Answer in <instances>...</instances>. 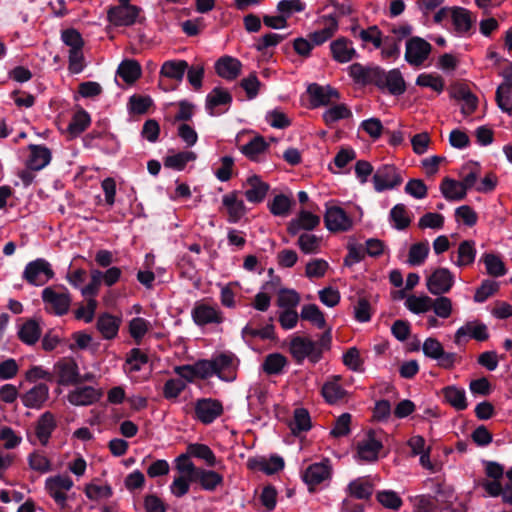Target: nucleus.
<instances>
[{
	"instance_id": "nucleus-1",
	"label": "nucleus",
	"mask_w": 512,
	"mask_h": 512,
	"mask_svg": "<svg viewBox=\"0 0 512 512\" xmlns=\"http://www.w3.org/2000/svg\"><path fill=\"white\" fill-rule=\"evenodd\" d=\"M331 341L332 335L329 329L321 334L316 341L301 336L292 338L289 350L298 363L306 358L312 363H317L322 358L323 352L330 348Z\"/></svg>"
},
{
	"instance_id": "nucleus-2",
	"label": "nucleus",
	"mask_w": 512,
	"mask_h": 512,
	"mask_svg": "<svg viewBox=\"0 0 512 512\" xmlns=\"http://www.w3.org/2000/svg\"><path fill=\"white\" fill-rule=\"evenodd\" d=\"M45 309L54 315H65L71 305V296L65 287L50 286L42 291Z\"/></svg>"
},
{
	"instance_id": "nucleus-3",
	"label": "nucleus",
	"mask_w": 512,
	"mask_h": 512,
	"mask_svg": "<svg viewBox=\"0 0 512 512\" xmlns=\"http://www.w3.org/2000/svg\"><path fill=\"white\" fill-rule=\"evenodd\" d=\"M73 486L74 482L69 475L57 474L45 480L44 489L57 506L64 509L67 506V492H69Z\"/></svg>"
},
{
	"instance_id": "nucleus-4",
	"label": "nucleus",
	"mask_w": 512,
	"mask_h": 512,
	"mask_svg": "<svg viewBox=\"0 0 512 512\" xmlns=\"http://www.w3.org/2000/svg\"><path fill=\"white\" fill-rule=\"evenodd\" d=\"M374 85L382 92H387L393 96L402 95L406 91V83L398 69L386 71L380 67Z\"/></svg>"
},
{
	"instance_id": "nucleus-5",
	"label": "nucleus",
	"mask_w": 512,
	"mask_h": 512,
	"mask_svg": "<svg viewBox=\"0 0 512 512\" xmlns=\"http://www.w3.org/2000/svg\"><path fill=\"white\" fill-rule=\"evenodd\" d=\"M54 276V272L48 261L38 258L29 262L23 271V279L34 286L46 284Z\"/></svg>"
},
{
	"instance_id": "nucleus-6",
	"label": "nucleus",
	"mask_w": 512,
	"mask_h": 512,
	"mask_svg": "<svg viewBox=\"0 0 512 512\" xmlns=\"http://www.w3.org/2000/svg\"><path fill=\"white\" fill-rule=\"evenodd\" d=\"M141 8L135 5H116L109 7L107 19L115 27L132 26L140 20Z\"/></svg>"
},
{
	"instance_id": "nucleus-7",
	"label": "nucleus",
	"mask_w": 512,
	"mask_h": 512,
	"mask_svg": "<svg viewBox=\"0 0 512 512\" xmlns=\"http://www.w3.org/2000/svg\"><path fill=\"white\" fill-rule=\"evenodd\" d=\"M223 413L222 403L213 398H200L194 403V418L202 424L213 423Z\"/></svg>"
},
{
	"instance_id": "nucleus-8",
	"label": "nucleus",
	"mask_w": 512,
	"mask_h": 512,
	"mask_svg": "<svg viewBox=\"0 0 512 512\" xmlns=\"http://www.w3.org/2000/svg\"><path fill=\"white\" fill-rule=\"evenodd\" d=\"M324 222L326 228L331 232H347L354 226L353 218L339 206L326 208Z\"/></svg>"
},
{
	"instance_id": "nucleus-9",
	"label": "nucleus",
	"mask_w": 512,
	"mask_h": 512,
	"mask_svg": "<svg viewBox=\"0 0 512 512\" xmlns=\"http://www.w3.org/2000/svg\"><path fill=\"white\" fill-rule=\"evenodd\" d=\"M422 351L426 357L437 360L438 365L444 369H450L455 365L456 354L445 352L442 344L436 338H427L422 345Z\"/></svg>"
},
{
	"instance_id": "nucleus-10",
	"label": "nucleus",
	"mask_w": 512,
	"mask_h": 512,
	"mask_svg": "<svg viewBox=\"0 0 512 512\" xmlns=\"http://www.w3.org/2000/svg\"><path fill=\"white\" fill-rule=\"evenodd\" d=\"M455 282L454 275L447 268L435 269L426 280V287L432 295H444L448 293Z\"/></svg>"
},
{
	"instance_id": "nucleus-11",
	"label": "nucleus",
	"mask_w": 512,
	"mask_h": 512,
	"mask_svg": "<svg viewBox=\"0 0 512 512\" xmlns=\"http://www.w3.org/2000/svg\"><path fill=\"white\" fill-rule=\"evenodd\" d=\"M374 189L377 192L393 189L402 183V177L393 165L380 166L373 175Z\"/></svg>"
},
{
	"instance_id": "nucleus-12",
	"label": "nucleus",
	"mask_w": 512,
	"mask_h": 512,
	"mask_svg": "<svg viewBox=\"0 0 512 512\" xmlns=\"http://www.w3.org/2000/svg\"><path fill=\"white\" fill-rule=\"evenodd\" d=\"M231 102L232 96L227 90L215 87L206 96L205 108L211 116H218L229 109Z\"/></svg>"
},
{
	"instance_id": "nucleus-13",
	"label": "nucleus",
	"mask_w": 512,
	"mask_h": 512,
	"mask_svg": "<svg viewBox=\"0 0 512 512\" xmlns=\"http://www.w3.org/2000/svg\"><path fill=\"white\" fill-rule=\"evenodd\" d=\"M382 439L376 431H370L364 439L357 444V455L360 460L373 462L378 459L382 449Z\"/></svg>"
},
{
	"instance_id": "nucleus-14",
	"label": "nucleus",
	"mask_w": 512,
	"mask_h": 512,
	"mask_svg": "<svg viewBox=\"0 0 512 512\" xmlns=\"http://www.w3.org/2000/svg\"><path fill=\"white\" fill-rule=\"evenodd\" d=\"M215 375L221 380L231 382L236 379L237 358L231 353H222L212 359Z\"/></svg>"
},
{
	"instance_id": "nucleus-15",
	"label": "nucleus",
	"mask_w": 512,
	"mask_h": 512,
	"mask_svg": "<svg viewBox=\"0 0 512 512\" xmlns=\"http://www.w3.org/2000/svg\"><path fill=\"white\" fill-rule=\"evenodd\" d=\"M431 45L422 38L413 37L406 43L405 58L411 65H421L429 56Z\"/></svg>"
},
{
	"instance_id": "nucleus-16",
	"label": "nucleus",
	"mask_w": 512,
	"mask_h": 512,
	"mask_svg": "<svg viewBox=\"0 0 512 512\" xmlns=\"http://www.w3.org/2000/svg\"><path fill=\"white\" fill-rule=\"evenodd\" d=\"M242 186L245 198L253 204L261 203L270 189L269 184L255 174L248 176Z\"/></svg>"
},
{
	"instance_id": "nucleus-17",
	"label": "nucleus",
	"mask_w": 512,
	"mask_h": 512,
	"mask_svg": "<svg viewBox=\"0 0 512 512\" xmlns=\"http://www.w3.org/2000/svg\"><path fill=\"white\" fill-rule=\"evenodd\" d=\"M472 338L477 341H485L489 338L487 326L479 321H470L458 328L454 335V343L461 345L467 340Z\"/></svg>"
},
{
	"instance_id": "nucleus-18",
	"label": "nucleus",
	"mask_w": 512,
	"mask_h": 512,
	"mask_svg": "<svg viewBox=\"0 0 512 512\" xmlns=\"http://www.w3.org/2000/svg\"><path fill=\"white\" fill-rule=\"evenodd\" d=\"M55 428L56 420L54 415L51 412L43 413L35 425L34 438L30 437L31 443L46 446Z\"/></svg>"
},
{
	"instance_id": "nucleus-19",
	"label": "nucleus",
	"mask_w": 512,
	"mask_h": 512,
	"mask_svg": "<svg viewBox=\"0 0 512 512\" xmlns=\"http://www.w3.org/2000/svg\"><path fill=\"white\" fill-rule=\"evenodd\" d=\"M102 396V391L93 386L80 385L71 390L68 395V401L75 406H89L97 401Z\"/></svg>"
},
{
	"instance_id": "nucleus-20",
	"label": "nucleus",
	"mask_w": 512,
	"mask_h": 512,
	"mask_svg": "<svg viewBox=\"0 0 512 512\" xmlns=\"http://www.w3.org/2000/svg\"><path fill=\"white\" fill-rule=\"evenodd\" d=\"M330 53L334 61L344 64L358 57L353 42L346 37H339L330 43Z\"/></svg>"
},
{
	"instance_id": "nucleus-21",
	"label": "nucleus",
	"mask_w": 512,
	"mask_h": 512,
	"mask_svg": "<svg viewBox=\"0 0 512 512\" xmlns=\"http://www.w3.org/2000/svg\"><path fill=\"white\" fill-rule=\"evenodd\" d=\"M191 314L194 322L199 326L219 324L223 321L220 309L205 303H197L192 309Z\"/></svg>"
},
{
	"instance_id": "nucleus-22",
	"label": "nucleus",
	"mask_w": 512,
	"mask_h": 512,
	"mask_svg": "<svg viewBox=\"0 0 512 512\" xmlns=\"http://www.w3.org/2000/svg\"><path fill=\"white\" fill-rule=\"evenodd\" d=\"M331 470L332 469L329 460L313 463L306 468L303 474V480L311 490L312 487L323 483L325 480H328L331 476Z\"/></svg>"
},
{
	"instance_id": "nucleus-23",
	"label": "nucleus",
	"mask_w": 512,
	"mask_h": 512,
	"mask_svg": "<svg viewBox=\"0 0 512 512\" xmlns=\"http://www.w3.org/2000/svg\"><path fill=\"white\" fill-rule=\"evenodd\" d=\"M49 398V387L44 383L35 384L20 396L22 404L31 409H41Z\"/></svg>"
},
{
	"instance_id": "nucleus-24",
	"label": "nucleus",
	"mask_w": 512,
	"mask_h": 512,
	"mask_svg": "<svg viewBox=\"0 0 512 512\" xmlns=\"http://www.w3.org/2000/svg\"><path fill=\"white\" fill-rule=\"evenodd\" d=\"M379 66L376 65H362L360 63H353L348 68L349 76L356 84L360 85H374L379 73Z\"/></svg>"
},
{
	"instance_id": "nucleus-25",
	"label": "nucleus",
	"mask_w": 512,
	"mask_h": 512,
	"mask_svg": "<svg viewBox=\"0 0 512 512\" xmlns=\"http://www.w3.org/2000/svg\"><path fill=\"white\" fill-rule=\"evenodd\" d=\"M322 28L310 34V39L315 45H322L331 39L338 31L339 23L335 16L324 15L320 19Z\"/></svg>"
},
{
	"instance_id": "nucleus-26",
	"label": "nucleus",
	"mask_w": 512,
	"mask_h": 512,
	"mask_svg": "<svg viewBox=\"0 0 512 512\" xmlns=\"http://www.w3.org/2000/svg\"><path fill=\"white\" fill-rule=\"evenodd\" d=\"M320 224V217L307 210H301L287 227L289 234L296 235L301 230H313Z\"/></svg>"
},
{
	"instance_id": "nucleus-27",
	"label": "nucleus",
	"mask_w": 512,
	"mask_h": 512,
	"mask_svg": "<svg viewBox=\"0 0 512 512\" xmlns=\"http://www.w3.org/2000/svg\"><path fill=\"white\" fill-rule=\"evenodd\" d=\"M476 257L475 242L472 240L462 241L456 252L451 253L450 260L457 267H467L471 265Z\"/></svg>"
},
{
	"instance_id": "nucleus-28",
	"label": "nucleus",
	"mask_w": 512,
	"mask_h": 512,
	"mask_svg": "<svg viewBox=\"0 0 512 512\" xmlns=\"http://www.w3.org/2000/svg\"><path fill=\"white\" fill-rule=\"evenodd\" d=\"M238 192L233 191L225 194L222 198V204L228 213L230 223L238 222L246 213V207L242 199L238 197Z\"/></svg>"
},
{
	"instance_id": "nucleus-29",
	"label": "nucleus",
	"mask_w": 512,
	"mask_h": 512,
	"mask_svg": "<svg viewBox=\"0 0 512 512\" xmlns=\"http://www.w3.org/2000/svg\"><path fill=\"white\" fill-rule=\"evenodd\" d=\"M30 155L26 166L32 171H39L45 168L51 161V151L43 145H30Z\"/></svg>"
},
{
	"instance_id": "nucleus-30",
	"label": "nucleus",
	"mask_w": 512,
	"mask_h": 512,
	"mask_svg": "<svg viewBox=\"0 0 512 512\" xmlns=\"http://www.w3.org/2000/svg\"><path fill=\"white\" fill-rule=\"evenodd\" d=\"M341 377L332 376L322 386V396L329 404H336L346 396V391L340 384Z\"/></svg>"
},
{
	"instance_id": "nucleus-31",
	"label": "nucleus",
	"mask_w": 512,
	"mask_h": 512,
	"mask_svg": "<svg viewBox=\"0 0 512 512\" xmlns=\"http://www.w3.org/2000/svg\"><path fill=\"white\" fill-rule=\"evenodd\" d=\"M241 62L231 56L221 57L215 64L216 73L227 80L237 78L241 72Z\"/></svg>"
},
{
	"instance_id": "nucleus-32",
	"label": "nucleus",
	"mask_w": 512,
	"mask_h": 512,
	"mask_svg": "<svg viewBox=\"0 0 512 512\" xmlns=\"http://www.w3.org/2000/svg\"><path fill=\"white\" fill-rule=\"evenodd\" d=\"M55 373L60 385H70L79 381L77 364L72 360H64L55 365Z\"/></svg>"
},
{
	"instance_id": "nucleus-33",
	"label": "nucleus",
	"mask_w": 512,
	"mask_h": 512,
	"mask_svg": "<svg viewBox=\"0 0 512 512\" xmlns=\"http://www.w3.org/2000/svg\"><path fill=\"white\" fill-rule=\"evenodd\" d=\"M450 18L455 32L459 35L468 33L472 27L473 19L471 13L465 8H452Z\"/></svg>"
},
{
	"instance_id": "nucleus-34",
	"label": "nucleus",
	"mask_w": 512,
	"mask_h": 512,
	"mask_svg": "<svg viewBox=\"0 0 512 512\" xmlns=\"http://www.w3.org/2000/svg\"><path fill=\"white\" fill-rule=\"evenodd\" d=\"M442 395L446 403L458 411L465 410L468 406L466 392L463 388L450 385L442 389Z\"/></svg>"
},
{
	"instance_id": "nucleus-35",
	"label": "nucleus",
	"mask_w": 512,
	"mask_h": 512,
	"mask_svg": "<svg viewBox=\"0 0 512 512\" xmlns=\"http://www.w3.org/2000/svg\"><path fill=\"white\" fill-rule=\"evenodd\" d=\"M193 481L198 483L203 490L214 491L223 484L224 479L223 476L216 471L200 468L199 471L196 472Z\"/></svg>"
},
{
	"instance_id": "nucleus-36",
	"label": "nucleus",
	"mask_w": 512,
	"mask_h": 512,
	"mask_svg": "<svg viewBox=\"0 0 512 512\" xmlns=\"http://www.w3.org/2000/svg\"><path fill=\"white\" fill-rule=\"evenodd\" d=\"M389 222L396 230H405L412 222L411 212L404 204H396L389 212Z\"/></svg>"
},
{
	"instance_id": "nucleus-37",
	"label": "nucleus",
	"mask_w": 512,
	"mask_h": 512,
	"mask_svg": "<svg viewBox=\"0 0 512 512\" xmlns=\"http://www.w3.org/2000/svg\"><path fill=\"white\" fill-rule=\"evenodd\" d=\"M41 334L42 330L39 323L33 319L24 322L18 330L19 339L27 345H34L37 343Z\"/></svg>"
},
{
	"instance_id": "nucleus-38",
	"label": "nucleus",
	"mask_w": 512,
	"mask_h": 512,
	"mask_svg": "<svg viewBox=\"0 0 512 512\" xmlns=\"http://www.w3.org/2000/svg\"><path fill=\"white\" fill-rule=\"evenodd\" d=\"M188 69V63L185 60L165 61L160 69V76L181 81Z\"/></svg>"
},
{
	"instance_id": "nucleus-39",
	"label": "nucleus",
	"mask_w": 512,
	"mask_h": 512,
	"mask_svg": "<svg viewBox=\"0 0 512 512\" xmlns=\"http://www.w3.org/2000/svg\"><path fill=\"white\" fill-rule=\"evenodd\" d=\"M440 190L442 195L448 201H460L466 197L467 191L464 189L460 181L450 178L443 179Z\"/></svg>"
},
{
	"instance_id": "nucleus-40",
	"label": "nucleus",
	"mask_w": 512,
	"mask_h": 512,
	"mask_svg": "<svg viewBox=\"0 0 512 512\" xmlns=\"http://www.w3.org/2000/svg\"><path fill=\"white\" fill-rule=\"evenodd\" d=\"M120 327V319L104 314L97 320V329L105 339H113L117 336Z\"/></svg>"
},
{
	"instance_id": "nucleus-41",
	"label": "nucleus",
	"mask_w": 512,
	"mask_h": 512,
	"mask_svg": "<svg viewBox=\"0 0 512 512\" xmlns=\"http://www.w3.org/2000/svg\"><path fill=\"white\" fill-rule=\"evenodd\" d=\"M141 66L133 59L123 60L117 69V75L127 84L134 83L141 76Z\"/></svg>"
},
{
	"instance_id": "nucleus-42",
	"label": "nucleus",
	"mask_w": 512,
	"mask_h": 512,
	"mask_svg": "<svg viewBox=\"0 0 512 512\" xmlns=\"http://www.w3.org/2000/svg\"><path fill=\"white\" fill-rule=\"evenodd\" d=\"M405 307L414 314H424L432 309L433 299L427 295H410L405 300Z\"/></svg>"
},
{
	"instance_id": "nucleus-43",
	"label": "nucleus",
	"mask_w": 512,
	"mask_h": 512,
	"mask_svg": "<svg viewBox=\"0 0 512 512\" xmlns=\"http://www.w3.org/2000/svg\"><path fill=\"white\" fill-rule=\"evenodd\" d=\"M187 452L191 457H195L205 461L210 467H215L218 464L214 452L205 444L192 443L187 446Z\"/></svg>"
},
{
	"instance_id": "nucleus-44",
	"label": "nucleus",
	"mask_w": 512,
	"mask_h": 512,
	"mask_svg": "<svg viewBox=\"0 0 512 512\" xmlns=\"http://www.w3.org/2000/svg\"><path fill=\"white\" fill-rule=\"evenodd\" d=\"M310 95L312 96L313 100L318 105H327L329 104L333 99H338L339 94L337 90L326 86H319V85H312L308 89Z\"/></svg>"
},
{
	"instance_id": "nucleus-45",
	"label": "nucleus",
	"mask_w": 512,
	"mask_h": 512,
	"mask_svg": "<svg viewBox=\"0 0 512 512\" xmlns=\"http://www.w3.org/2000/svg\"><path fill=\"white\" fill-rule=\"evenodd\" d=\"M196 159V154L192 151H182L168 155L164 160V166L174 170L181 171L186 164Z\"/></svg>"
},
{
	"instance_id": "nucleus-46",
	"label": "nucleus",
	"mask_w": 512,
	"mask_h": 512,
	"mask_svg": "<svg viewBox=\"0 0 512 512\" xmlns=\"http://www.w3.org/2000/svg\"><path fill=\"white\" fill-rule=\"evenodd\" d=\"M289 426L294 435L308 431L311 428V419L307 410L296 409Z\"/></svg>"
},
{
	"instance_id": "nucleus-47",
	"label": "nucleus",
	"mask_w": 512,
	"mask_h": 512,
	"mask_svg": "<svg viewBox=\"0 0 512 512\" xmlns=\"http://www.w3.org/2000/svg\"><path fill=\"white\" fill-rule=\"evenodd\" d=\"M292 199L284 194L276 195L268 204L270 212L274 216L286 217L289 215L292 207Z\"/></svg>"
},
{
	"instance_id": "nucleus-48",
	"label": "nucleus",
	"mask_w": 512,
	"mask_h": 512,
	"mask_svg": "<svg viewBox=\"0 0 512 512\" xmlns=\"http://www.w3.org/2000/svg\"><path fill=\"white\" fill-rule=\"evenodd\" d=\"M481 261L485 264L487 273L491 276L501 277L507 272L503 261L493 253L483 254Z\"/></svg>"
},
{
	"instance_id": "nucleus-49",
	"label": "nucleus",
	"mask_w": 512,
	"mask_h": 512,
	"mask_svg": "<svg viewBox=\"0 0 512 512\" xmlns=\"http://www.w3.org/2000/svg\"><path fill=\"white\" fill-rule=\"evenodd\" d=\"M27 460L30 469L40 474H45L52 470L51 461L41 451L36 450L30 453Z\"/></svg>"
},
{
	"instance_id": "nucleus-50",
	"label": "nucleus",
	"mask_w": 512,
	"mask_h": 512,
	"mask_svg": "<svg viewBox=\"0 0 512 512\" xmlns=\"http://www.w3.org/2000/svg\"><path fill=\"white\" fill-rule=\"evenodd\" d=\"M352 33L355 37L360 38L364 43H372L375 48L382 46L381 32L377 26H371L368 29H360L357 27L352 28Z\"/></svg>"
},
{
	"instance_id": "nucleus-51",
	"label": "nucleus",
	"mask_w": 512,
	"mask_h": 512,
	"mask_svg": "<svg viewBox=\"0 0 512 512\" xmlns=\"http://www.w3.org/2000/svg\"><path fill=\"white\" fill-rule=\"evenodd\" d=\"M351 116L352 112L345 104L333 105L323 113V119L329 126H332L339 120L347 119Z\"/></svg>"
},
{
	"instance_id": "nucleus-52",
	"label": "nucleus",
	"mask_w": 512,
	"mask_h": 512,
	"mask_svg": "<svg viewBox=\"0 0 512 512\" xmlns=\"http://www.w3.org/2000/svg\"><path fill=\"white\" fill-rule=\"evenodd\" d=\"M429 243L427 241L413 244L408 254V263L412 266H419L424 263L429 254Z\"/></svg>"
},
{
	"instance_id": "nucleus-53",
	"label": "nucleus",
	"mask_w": 512,
	"mask_h": 512,
	"mask_svg": "<svg viewBox=\"0 0 512 512\" xmlns=\"http://www.w3.org/2000/svg\"><path fill=\"white\" fill-rule=\"evenodd\" d=\"M301 318L307 320L318 328H324L326 321L323 313L315 304H307L302 307Z\"/></svg>"
},
{
	"instance_id": "nucleus-54",
	"label": "nucleus",
	"mask_w": 512,
	"mask_h": 512,
	"mask_svg": "<svg viewBox=\"0 0 512 512\" xmlns=\"http://www.w3.org/2000/svg\"><path fill=\"white\" fill-rule=\"evenodd\" d=\"M287 364V359L280 353L269 354L263 362V370L269 375L281 373Z\"/></svg>"
},
{
	"instance_id": "nucleus-55",
	"label": "nucleus",
	"mask_w": 512,
	"mask_h": 512,
	"mask_svg": "<svg viewBox=\"0 0 512 512\" xmlns=\"http://www.w3.org/2000/svg\"><path fill=\"white\" fill-rule=\"evenodd\" d=\"M150 328L151 323L142 317H135L129 322L130 335L137 344L141 342Z\"/></svg>"
},
{
	"instance_id": "nucleus-56",
	"label": "nucleus",
	"mask_w": 512,
	"mask_h": 512,
	"mask_svg": "<svg viewBox=\"0 0 512 512\" xmlns=\"http://www.w3.org/2000/svg\"><path fill=\"white\" fill-rule=\"evenodd\" d=\"M61 40L69 47V51L83 50L84 40L81 34L74 28H68L61 32Z\"/></svg>"
},
{
	"instance_id": "nucleus-57",
	"label": "nucleus",
	"mask_w": 512,
	"mask_h": 512,
	"mask_svg": "<svg viewBox=\"0 0 512 512\" xmlns=\"http://www.w3.org/2000/svg\"><path fill=\"white\" fill-rule=\"evenodd\" d=\"M349 491L357 499H368L372 495L373 488L368 480L359 478L349 484Z\"/></svg>"
},
{
	"instance_id": "nucleus-58",
	"label": "nucleus",
	"mask_w": 512,
	"mask_h": 512,
	"mask_svg": "<svg viewBox=\"0 0 512 512\" xmlns=\"http://www.w3.org/2000/svg\"><path fill=\"white\" fill-rule=\"evenodd\" d=\"M436 299H433L432 310L435 315L442 319H447L452 315L453 303L452 300L446 296L438 295Z\"/></svg>"
},
{
	"instance_id": "nucleus-59",
	"label": "nucleus",
	"mask_w": 512,
	"mask_h": 512,
	"mask_svg": "<svg viewBox=\"0 0 512 512\" xmlns=\"http://www.w3.org/2000/svg\"><path fill=\"white\" fill-rule=\"evenodd\" d=\"M496 100L503 112L512 115V87L499 85L496 90Z\"/></svg>"
},
{
	"instance_id": "nucleus-60",
	"label": "nucleus",
	"mask_w": 512,
	"mask_h": 512,
	"mask_svg": "<svg viewBox=\"0 0 512 512\" xmlns=\"http://www.w3.org/2000/svg\"><path fill=\"white\" fill-rule=\"evenodd\" d=\"M499 289V284L490 279L484 280L480 287L477 288L474 294V301L477 303L485 302L490 296L496 293Z\"/></svg>"
},
{
	"instance_id": "nucleus-61",
	"label": "nucleus",
	"mask_w": 512,
	"mask_h": 512,
	"mask_svg": "<svg viewBox=\"0 0 512 512\" xmlns=\"http://www.w3.org/2000/svg\"><path fill=\"white\" fill-rule=\"evenodd\" d=\"M416 84L421 87L430 88L438 93L444 88L443 79L438 75L422 73L416 79Z\"/></svg>"
},
{
	"instance_id": "nucleus-62",
	"label": "nucleus",
	"mask_w": 512,
	"mask_h": 512,
	"mask_svg": "<svg viewBox=\"0 0 512 512\" xmlns=\"http://www.w3.org/2000/svg\"><path fill=\"white\" fill-rule=\"evenodd\" d=\"M147 362V355L138 348L131 349L126 358V364L129 366L130 371L133 372L140 371Z\"/></svg>"
},
{
	"instance_id": "nucleus-63",
	"label": "nucleus",
	"mask_w": 512,
	"mask_h": 512,
	"mask_svg": "<svg viewBox=\"0 0 512 512\" xmlns=\"http://www.w3.org/2000/svg\"><path fill=\"white\" fill-rule=\"evenodd\" d=\"M267 149V143L262 137H256L243 146V153L252 160H256Z\"/></svg>"
},
{
	"instance_id": "nucleus-64",
	"label": "nucleus",
	"mask_w": 512,
	"mask_h": 512,
	"mask_svg": "<svg viewBox=\"0 0 512 512\" xmlns=\"http://www.w3.org/2000/svg\"><path fill=\"white\" fill-rule=\"evenodd\" d=\"M298 245L305 254L316 253L319 249L320 238L313 234H301L298 239Z\"/></svg>"
}]
</instances>
